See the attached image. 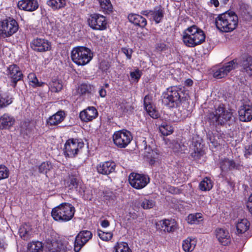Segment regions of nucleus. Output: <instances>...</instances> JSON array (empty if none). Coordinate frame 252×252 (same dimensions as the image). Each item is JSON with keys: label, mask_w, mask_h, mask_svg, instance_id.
<instances>
[{"label": "nucleus", "mask_w": 252, "mask_h": 252, "mask_svg": "<svg viewBox=\"0 0 252 252\" xmlns=\"http://www.w3.org/2000/svg\"><path fill=\"white\" fill-rule=\"evenodd\" d=\"M114 249L115 252H132L128 244L123 242L117 243Z\"/></svg>", "instance_id": "obj_43"}, {"label": "nucleus", "mask_w": 252, "mask_h": 252, "mask_svg": "<svg viewBox=\"0 0 252 252\" xmlns=\"http://www.w3.org/2000/svg\"><path fill=\"white\" fill-rule=\"evenodd\" d=\"M157 229L168 232H173L176 229V222L174 220H165L156 223Z\"/></svg>", "instance_id": "obj_22"}, {"label": "nucleus", "mask_w": 252, "mask_h": 252, "mask_svg": "<svg viewBox=\"0 0 252 252\" xmlns=\"http://www.w3.org/2000/svg\"><path fill=\"white\" fill-rule=\"evenodd\" d=\"M88 23L94 30H103L106 29V18L99 14L91 15L88 19Z\"/></svg>", "instance_id": "obj_10"}, {"label": "nucleus", "mask_w": 252, "mask_h": 252, "mask_svg": "<svg viewBox=\"0 0 252 252\" xmlns=\"http://www.w3.org/2000/svg\"><path fill=\"white\" fill-rule=\"evenodd\" d=\"M156 204V202L152 199L144 198L141 203V206L144 209H150L153 208Z\"/></svg>", "instance_id": "obj_46"}, {"label": "nucleus", "mask_w": 252, "mask_h": 252, "mask_svg": "<svg viewBox=\"0 0 252 252\" xmlns=\"http://www.w3.org/2000/svg\"><path fill=\"white\" fill-rule=\"evenodd\" d=\"M238 64V63L237 62V60L234 59L232 61L225 63L222 67L223 68V69H225L224 71L226 75H227L230 71L237 68Z\"/></svg>", "instance_id": "obj_44"}, {"label": "nucleus", "mask_w": 252, "mask_h": 252, "mask_svg": "<svg viewBox=\"0 0 252 252\" xmlns=\"http://www.w3.org/2000/svg\"><path fill=\"white\" fill-rule=\"evenodd\" d=\"M201 219V214L200 213L190 214L188 217V221L190 224L198 223L202 220Z\"/></svg>", "instance_id": "obj_45"}, {"label": "nucleus", "mask_w": 252, "mask_h": 252, "mask_svg": "<svg viewBox=\"0 0 252 252\" xmlns=\"http://www.w3.org/2000/svg\"><path fill=\"white\" fill-rule=\"evenodd\" d=\"M97 115V111L94 107H89L80 113L79 117L81 121L88 122L95 119Z\"/></svg>", "instance_id": "obj_20"}, {"label": "nucleus", "mask_w": 252, "mask_h": 252, "mask_svg": "<svg viewBox=\"0 0 252 252\" xmlns=\"http://www.w3.org/2000/svg\"><path fill=\"white\" fill-rule=\"evenodd\" d=\"M128 180L130 185L136 189L144 188L150 181L149 178L146 176L134 173H130Z\"/></svg>", "instance_id": "obj_11"}, {"label": "nucleus", "mask_w": 252, "mask_h": 252, "mask_svg": "<svg viewBox=\"0 0 252 252\" xmlns=\"http://www.w3.org/2000/svg\"><path fill=\"white\" fill-rule=\"evenodd\" d=\"M159 129L161 133L164 136L172 134L174 131V128L171 125L164 122L159 126Z\"/></svg>", "instance_id": "obj_39"}, {"label": "nucleus", "mask_w": 252, "mask_h": 252, "mask_svg": "<svg viewBox=\"0 0 252 252\" xmlns=\"http://www.w3.org/2000/svg\"><path fill=\"white\" fill-rule=\"evenodd\" d=\"M239 120L242 122H249L252 119V107L250 105L244 104L238 110Z\"/></svg>", "instance_id": "obj_19"}, {"label": "nucleus", "mask_w": 252, "mask_h": 252, "mask_svg": "<svg viewBox=\"0 0 252 252\" xmlns=\"http://www.w3.org/2000/svg\"><path fill=\"white\" fill-rule=\"evenodd\" d=\"M193 85V81L190 79H188L185 81V85L190 87Z\"/></svg>", "instance_id": "obj_64"}, {"label": "nucleus", "mask_w": 252, "mask_h": 252, "mask_svg": "<svg viewBox=\"0 0 252 252\" xmlns=\"http://www.w3.org/2000/svg\"><path fill=\"white\" fill-rule=\"evenodd\" d=\"M152 16L157 24L159 23L164 16V10L161 5L154 7L152 10Z\"/></svg>", "instance_id": "obj_29"}, {"label": "nucleus", "mask_w": 252, "mask_h": 252, "mask_svg": "<svg viewBox=\"0 0 252 252\" xmlns=\"http://www.w3.org/2000/svg\"><path fill=\"white\" fill-rule=\"evenodd\" d=\"M9 175V170L5 165H0V180L6 179Z\"/></svg>", "instance_id": "obj_50"}, {"label": "nucleus", "mask_w": 252, "mask_h": 252, "mask_svg": "<svg viewBox=\"0 0 252 252\" xmlns=\"http://www.w3.org/2000/svg\"><path fill=\"white\" fill-rule=\"evenodd\" d=\"M92 233L88 230L81 231L76 236L74 249L79 252L81 249L92 238Z\"/></svg>", "instance_id": "obj_13"}, {"label": "nucleus", "mask_w": 252, "mask_h": 252, "mask_svg": "<svg viewBox=\"0 0 252 252\" xmlns=\"http://www.w3.org/2000/svg\"><path fill=\"white\" fill-rule=\"evenodd\" d=\"M220 165L222 172H227L233 170H240L242 167L239 162H236L234 160L228 158L221 159Z\"/></svg>", "instance_id": "obj_17"}, {"label": "nucleus", "mask_w": 252, "mask_h": 252, "mask_svg": "<svg viewBox=\"0 0 252 252\" xmlns=\"http://www.w3.org/2000/svg\"><path fill=\"white\" fill-rule=\"evenodd\" d=\"M116 164L113 161H105L100 163L96 167V170L99 174L109 175L115 171Z\"/></svg>", "instance_id": "obj_21"}, {"label": "nucleus", "mask_w": 252, "mask_h": 252, "mask_svg": "<svg viewBox=\"0 0 252 252\" xmlns=\"http://www.w3.org/2000/svg\"><path fill=\"white\" fill-rule=\"evenodd\" d=\"M109 67L110 65L108 63L106 62H102L100 63V68L103 71H106L107 69L109 68Z\"/></svg>", "instance_id": "obj_59"}, {"label": "nucleus", "mask_w": 252, "mask_h": 252, "mask_svg": "<svg viewBox=\"0 0 252 252\" xmlns=\"http://www.w3.org/2000/svg\"><path fill=\"white\" fill-rule=\"evenodd\" d=\"M50 252H66V246L61 242H56L52 244Z\"/></svg>", "instance_id": "obj_42"}, {"label": "nucleus", "mask_w": 252, "mask_h": 252, "mask_svg": "<svg viewBox=\"0 0 252 252\" xmlns=\"http://www.w3.org/2000/svg\"><path fill=\"white\" fill-rule=\"evenodd\" d=\"M19 28L17 21L12 17H7L0 21V36L6 38L16 33Z\"/></svg>", "instance_id": "obj_7"}, {"label": "nucleus", "mask_w": 252, "mask_h": 252, "mask_svg": "<svg viewBox=\"0 0 252 252\" xmlns=\"http://www.w3.org/2000/svg\"><path fill=\"white\" fill-rule=\"evenodd\" d=\"M193 151L191 153L190 156L194 159H199L204 154L201 143L196 142L193 144Z\"/></svg>", "instance_id": "obj_32"}, {"label": "nucleus", "mask_w": 252, "mask_h": 252, "mask_svg": "<svg viewBox=\"0 0 252 252\" xmlns=\"http://www.w3.org/2000/svg\"><path fill=\"white\" fill-rule=\"evenodd\" d=\"M250 227V223L247 219H242L236 224L237 231L238 234H242L247 231Z\"/></svg>", "instance_id": "obj_34"}, {"label": "nucleus", "mask_w": 252, "mask_h": 252, "mask_svg": "<svg viewBox=\"0 0 252 252\" xmlns=\"http://www.w3.org/2000/svg\"><path fill=\"white\" fill-rule=\"evenodd\" d=\"M120 109H121L123 113H127L131 112L133 108L130 104L126 100H123L119 104Z\"/></svg>", "instance_id": "obj_48"}, {"label": "nucleus", "mask_w": 252, "mask_h": 252, "mask_svg": "<svg viewBox=\"0 0 252 252\" xmlns=\"http://www.w3.org/2000/svg\"><path fill=\"white\" fill-rule=\"evenodd\" d=\"M52 168V165L50 162H43L38 166L39 172L40 173H47Z\"/></svg>", "instance_id": "obj_47"}, {"label": "nucleus", "mask_w": 252, "mask_h": 252, "mask_svg": "<svg viewBox=\"0 0 252 252\" xmlns=\"http://www.w3.org/2000/svg\"><path fill=\"white\" fill-rule=\"evenodd\" d=\"M127 18L130 22L141 28H144L147 25L146 19L140 15L130 13Z\"/></svg>", "instance_id": "obj_24"}, {"label": "nucleus", "mask_w": 252, "mask_h": 252, "mask_svg": "<svg viewBox=\"0 0 252 252\" xmlns=\"http://www.w3.org/2000/svg\"><path fill=\"white\" fill-rule=\"evenodd\" d=\"M122 52L126 56L127 58L129 59L131 58L132 50L127 48H122Z\"/></svg>", "instance_id": "obj_58"}, {"label": "nucleus", "mask_w": 252, "mask_h": 252, "mask_svg": "<svg viewBox=\"0 0 252 252\" xmlns=\"http://www.w3.org/2000/svg\"><path fill=\"white\" fill-rule=\"evenodd\" d=\"M7 72L8 77L11 79V86L15 88L17 82L22 79L23 74L19 66L15 64L9 65Z\"/></svg>", "instance_id": "obj_15"}, {"label": "nucleus", "mask_w": 252, "mask_h": 252, "mask_svg": "<svg viewBox=\"0 0 252 252\" xmlns=\"http://www.w3.org/2000/svg\"><path fill=\"white\" fill-rule=\"evenodd\" d=\"M31 48L37 52H46L51 49V43L45 39L36 38L33 39L31 43Z\"/></svg>", "instance_id": "obj_16"}, {"label": "nucleus", "mask_w": 252, "mask_h": 252, "mask_svg": "<svg viewBox=\"0 0 252 252\" xmlns=\"http://www.w3.org/2000/svg\"><path fill=\"white\" fill-rule=\"evenodd\" d=\"M15 122L13 117L5 114L0 118V126L3 129H8L14 125Z\"/></svg>", "instance_id": "obj_28"}, {"label": "nucleus", "mask_w": 252, "mask_h": 252, "mask_svg": "<svg viewBox=\"0 0 252 252\" xmlns=\"http://www.w3.org/2000/svg\"><path fill=\"white\" fill-rule=\"evenodd\" d=\"M93 53L91 50L84 46L74 47L71 53L72 61L78 65H85L93 59Z\"/></svg>", "instance_id": "obj_6"}, {"label": "nucleus", "mask_w": 252, "mask_h": 252, "mask_svg": "<svg viewBox=\"0 0 252 252\" xmlns=\"http://www.w3.org/2000/svg\"><path fill=\"white\" fill-rule=\"evenodd\" d=\"M31 225L25 223L22 225L19 229V233L20 237L23 240H28L30 239L32 233Z\"/></svg>", "instance_id": "obj_26"}, {"label": "nucleus", "mask_w": 252, "mask_h": 252, "mask_svg": "<svg viewBox=\"0 0 252 252\" xmlns=\"http://www.w3.org/2000/svg\"><path fill=\"white\" fill-rule=\"evenodd\" d=\"M142 75V72L139 69H136L134 71L130 72V76L132 79L138 81Z\"/></svg>", "instance_id": "obj_55"}, {"label": "nucleus", "mask_w": 252, "mask_h": 252, "mask_svg": "<svg viewBox=\"0 0 252 252\" xmlns=\"http://www.w3.org/2000/svg\"><path fill=\"white\" fill-rule=\"evenodd\" d=\"M65 186L69 189L74 190L82 194L85 191L81 181L76 177L75 174L71 173L65 181Z\"/></svg>", "instance_id": "obj_12"}, {"label": "nucleus", "mask_w": 252, "mask_h": 252, "mask_svg": "<svg viewBox=\"0 0 252 252\" xmlns=\"http://www.w3.org/2000/svg\"><path fill=\"white\" fill-rule=\"evenodd\" d=\"M247 207L250 213L252 215V193L249 197L248 201L247 203Z\"/></svg>", "instance_id": "obj_57"}, {"label": "nucleus", "mask_w": 252, "mask_h": 252, "mask_svg": "<svg viewBox=\"0 0 252 252\" xmlns=\"http://www.w3.org/2000/svg\"><path fill=\"white\" fill-rule=\"evenodd\" d=\"M208 120L211 125L222 126L227 122L231 125L235 121L232 117V113L230 110H226L224 104L220 103L215 106V111L209 113Z\"/></svg>", "instance_id": "obj_2"}, {"label": "nucleus", "mask_w": 252, "mask_h": 252, "mask_svg": "<svg viewBox=\"0 0 252 252\" xmlns=\"http://www.w3.org/2000/svg\"><path fill=\"white\" fill-rule=\"evenodd\" d=\"M110 225L109 221L108 220H104L101 221V225L104 228H106Z\"/></svg>", "instance_id": "obj_62"}, {"label": "nucleus", "mask_w": 252, "mask_h": 252, "mask_svg": "<svg viewBox=\"0 0 252 252\" xmlns=\"http://www.w3.org/2000/svg\"><path fill=\"white\" fill-rule=\"evenodd\" d=\"M17 6L21 10L32 12L38 8L39 4L37 0H21L18 1Z\"/></svg>", "instance_id": "obj_18"}, {"label": "nucleus", "mask_w": 252, "mask_h": 252, "mask_svg": "<svg viewBox=\"0 0 252 252\" xmlns=\"http://www.w3.org/2000/svg\"><path fill=\"white\" fill-rule=\"evenodd\" d=\"M93 90V86L90 84L83 83L78 86L77 92L80 95H85L91 94Z\"/></svg>", "instance_id": "obj_31"}, {"label": "nucleus", "mask_w": 252, "mask_h": 252, "mask_svg": "<svg viewBox=\"0 0 252 252\" xmlns=\"http://www.w3.org/2000/svg\"><path fill=\"white\" fill-rule=\"evenodd\" d=\"M132 139L131 133L127 130L115 132L113 135L114 144L119 148L126 147Z\"/></svg>", "instance_id": "obj_8"}, {"label": "nucleus", "mask_w": 252, "mask_h": 252, "mask_svg": "<svg viewBox=\"0 0 252 252\" xmlns=\"http://www.w3.org/2000/svg\"><path fill=\"white\" fill-rule=\"evenodd\" d=\"M222 67L214 71L213 76L216 78H222L226 76L227 75Z\"/></svg>", "instance_id": "obj_53"}, {"label": "nucleus", "mask_w": 252, "mask_h": 252, "mask_svg": "<svg viewBox=\"0 0 252 252\" xmlns=\"http://www.w3.org/2000/svg\"><path fill=\"white\" fill-rule=\"evenodd\" d=\"M167 49L166 45L164 43H158L156 45V49L160 52L165 51Z\"/></svg>", "instance_id": "obj_56"}, {"label": "nucleus", "mask_w": 252, "mask_h": 252, "mask_svg": "<svg viewBox=\"0 0 252 252\" xmlns=\"http://www.w3.org/2000/svg\"><path fill=\"white\" fill-rule=\"evenodd\" d=\"M99 95L102 97H104L106 96V91L105 89H104L103 88H101L99 90Z\"/></svg>", "instance_id": "obj_63"}, {"label": "nucleus", "mask_w": 252, "mask_h": 252, "mask_svg": "<svg viewBox=\"0 0 252 252\" xmlns=\"http://www.w3.org/2000/svg\"><path fill=\"white\" fill-rule=\"evenodd\" d=\"M74 212L75 208L71 204L63 203L52 209L51 215L55 220L67 221L73 217Z\"/></svg>", "instance_id": "obj_5"}, {"label": "nucleus", "mask_w": 252, "mask_h": 252, "mask_svg": "<svg viewBox=\"0 0 252 252\" xmlns=\"http://www.w3.org/2000/svg\"><path fill=\"white\" fill-rule=\"evenodd\" d=\"M98 236L103 241H108L112 238L113 234L111 232H104L102 231L98 230Z\"/></svg>", "instance_id": "obj_51"}, {"label": "nucleus", "mask_w": 252, "mask_h": 252, "mask_svg": "<svg viewBox=\"0 0 252 252\" xmlns=\"http://www.w3.org/2000/svg\"><path fill=\"white\" fill-rule=\"evenodd\" d=\"M65 113L63 111H59L51 116L47 121V123L50 126H56L61 123L64 119Z\"/></svg>", "instance_id": "obj_27"}, {"label": "nucleus", "mask_w": 252, "mask_h": 252, "mask_svg": "<svg viewBox=\"0 0 252 252\" xmlns=\"http://www.w3.org/2000/svg\"><path fill=\"white\" fill-rule=\"evenodd\" d=\"M169 191L173 194H177L180 192V189L174 187H170L169 188Z\"/></svg>", "instance_id": "obj_61"}, {"label": "nucleus", "mask_w": 252, "mask_h": 252, "mask_svg": "<svg viewBox=\"0 0 252 252\" xmlns=\"http://www.w3.org/2000/svg\"><path fill=\"white\" fill-rule=\"evenodd\" d=\"M148 114L153 118L157 119L158 118V113L155 109H152V111H150Z\"/></svg>", "instance_id": "obj_60"}, {"label": "nucleus", "mask_w": 252, "mask_h": 252, "mask_svg": "<svg viewBox=\"0 0 252 252\" xmlns=\"http://www.w3.org/2000/svg\"><path fill=\"white\" fill-rule=\"evenodd\" d=\"M173 149L175 152L185 153L186 148L183 144L179 143L178 142H176L174 144Z\"/></svg>", "instance_id": "obj_52"}, {"label": "nucleus", "mask_w": 252, "mask_h": 252, "mask_svg": "<svg viewBox=\"0 0 252 252\" xmlns=\"http://www.w3.org/2000/svg\"><path fill=\"white\" fill-rule=\"evenodd\" d=\"M84 146V143L77 139H69L66 141L64 147L63 153L66 157L74 158L78 154L79 149Z\"/></svg>", "instance_id": "obj_9"}, {"label": "nucleus", "mask_w": 252, "mask_h": 252, "mask_svg": "<svg viewBox=\"0 0 252 252\" xmlns=\"http://www.w3.org/2000/svg\"><path fill=\"white\" fill-rule=\"evenodd\" d=\"M27 252H43L42 243L39 241L29 243Z\"/></svg>", "instance_id": "obj_35"}, {"label": "nucleus", "mask_w": 252, "mask_h": 252, "mask_svg": "<svg viewBox=\"0 0 252 252\" xmlns=\"http://www.w3.org/2000/svg\"><path fill=\"white\" fill-rule=\"evenodd\" d=\"M50 88L53 92L57 93L63 89V84L61 80L57 78H53L50 83Z\"/></svg>", "instance_id": "obj_38"}, {"label": "nucleus", "mask_w": 252, "mask_h": 252, "mask_svg": "<svg viewBox=\"0 0 252 252\" xmlns=\"http://www.w3.org/2000/svg\"><path fill=\"white\" fill-rule=\"evenodd\" d=\"M205 39L204 32L195 25L189 27L183 32V41L189 47H194L201 44Z\"/></svg>", "instance_id": "obj_4"}, {"label": "nucleus", "mask_w": 252, "mask_h": 252, "mask_svg": "<svg viewBox=\"0 0 252 252\" xmlns=\"http://www.w3.org/2000/svg\"><path fill=\"white\" fill-rule=\"evenodd\" d=\"M47 3L54 9H59L66 5V0H48Z\"/></svg>", "instance_id": "obj_36"}, {"label": "nucleus", "mask_w": 252, "mask_h": 252, "mask_svg": "<svg viewBox=\"0 0 252 252\" xmlns=\"http://www.w3.org/2000/svg\"><path fill=\"white\" fill-rule=\"evenodd\" d=\"M100 10L105 14H110L113 11V6L110 0H97Z\"/></svg>", "instance_id": "obj_33"}, {"label": "nucleus", "mask_w": 252, "mask_h": 252, "mask_svg": "<svg viewBox=\"0 0 252 252\" xmlns=\"http://www.w3.org/2000/svg\"><path fill=\"white\" fill-rule=\"evenodd\" d=\"M136 144L138 148L141 150H144L146 156L149 158H151V162L155 161V159L157 158L158 155L154 152L149 145L147 144V141L146 138L140 137L136 140Z\"/></svg>", "instance_id": "obj_14"}, {"label": "nucleus", "mask_w": 252, "mask_h": 252, "mask_svg": "<svg viewBox=\"0 0 252 252\" xmlns=\"http://www.w3.org/2000/svg\"><path fill=\"white\" fill-rule=\"evenodd\" d=\"M144 107L148 113L150 112V111H152V109H155L150 103L149 101V97L147 95H146L144 98Z\"/></svg>", "instance_id": "obj_54"}, {"label": "nucleus", "mask_w": 252, "mask_h": 252, "mask_svg": "<svg viewBox=\"0 0 252 252\" xmlns=\"http://www.w3.org/2000/svg\"><path fill=\"white\" fill-rule=\"evenodd\" d=\"M213 186V184L211 180L206 177L199 183V188L202 191H209L212 189Z\"/></svg>", "instance_id": "obj_37"}, {"label": "nucleus", "mask_w": 252, "mask_h": 252, "mask_svg": "<svg viewBox=\"0 0 252 252\" xmlns=\"http://www.w3.org/2000/svg\"><path fill=\"white\" fill-rule=\"evenodd\" d=\"M240 64L242 72L247 73L250 76H252V57L247 56L243 58Z\"/></svg>", "instance_id": "obj_25"}, {"label": "nucleus", "mask_w": 252, "mask_h": 252, "mask_svg": "<svg viewBox=\"0 0 252 252\" xmlns=\"http://www.w3.org/2000/svg\"><path fill=\"white\" fill-rule=\"evenodd\" d=\"M216 235L218 241L223 245H227L230 242V236L228 231L223 228H217Z\"/></svg>", "instance_id": "obj_23"}, {"label": "nucleus", "mask_w": 252, "mask_h": 252, "mask_svg": "<svg viewBox=\"0 0 252 252\" xmlns=\"http://www.w3.org/2000/svg\"><path fill=\"white\" fill-rule=\"evenodd\" d=\"M21 130L25 132L27 135H30L33 130V124L29 121H24L21 124Z\"/></svg>", "instance_id": "obj_40"}, {"label": "nucleus", "mask_w": 252, "mask_h": 252, "mask_svg": "<svg viewBox=\"0 0 252 252\" xmlns=\"http://www.w3.org/2000/svg\"><path fill=\"white\" fill-rule=\"evenodd\" d=\"M12 102V98L6 94H0V108L5 107Z\"/></svg>", "instance_id": "obj_41"}, {"label": "nucleus", "mask_w": 252, "mask_h": 252, "mask_svg": "<svg viewBox=\"0 0 252 252\" xmlns=\"http://www.w3.org/2000/svg\"><path fill=\"white\" fill-rule=\"evenodd\" d=\"M28 78L30 81L32 83V85L34 87L42 86L44 83L43 82H40L38 81L35 75L33 73H31L29 74Z\"/></svg>", "instance_id": "obj_49"}, {"label": "nucleus", "mask_w": 252, "mask_h": 252, "mask_svg": "<svg viewBox=\"0 0 252 252\" xmlns=\"http://www.w3.org/2000/svg\"><path fill=\"white\" fill-rule=\"evenodd\" d=\"M161 97L164 105L169 108H176L186 102L189 95L184 87L172 86L167 89Z\"/></svg>", "instance_id": "obj_1"}, {"label": "nucleus", "mask_w": 252, "mask_h": 252, "mask_svg": "<svg viewBox=\"0 0 252 252\" xmlns=\"http://www.w3.org/2000/svg\"><path fill=\"white\" fill-rule=\"evenodd\" d=\"M196 245V241L194 238L188 237L182 243V248L185 252H192Z\"/></svg>", "instance_id": "obj_30"}, {"label": "nucleus", "mask_w": 252, "mask_h": 252, "mask_svg": "<svg viewBox=\"0 0 252 252\" xmlns=\"http://www.w3.org/2000/svg\"><path fill=\"white\" fill-rule=\"evenodd\" d=\"M238 16L232 11H228L220 14L216 19V26L222 32H230L233 31L238 25Z\"/></svg>", "instance_id": "obj_3"}]
</instances>
